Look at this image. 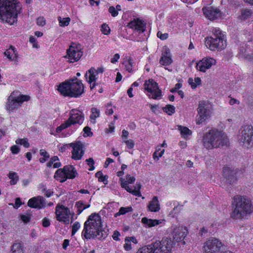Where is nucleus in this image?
I'll use <instances>...</instances> for the list:
<instances>
[{
	"instance_id": "3",
	"label": "nucleus",
	"mask_w": 253,
	"mask_h": 253,
	"mask_svg": "<svg viewBox=\"0 0 253 253\" xmlns=\"http://www.w3.org/2000/svg\"><path fill=\"white\" fill-rule=\"evenodd\" d=\"M203 142V145L207 149L227 146L229 144L226 135L215 129H211L204 134Z\"/></svg>"
},
{
	"instance_id": "62",
	"label": "nucleus",
	"mask_w": 253,
	"mask_h": 253,
	"mask_svg": "<svg viewBox=\"0 0 253 253\" xmlns=\"http://www.w3.org/2000/svg\"><path fill=\"white\" fill-rule=\"evenodd\" d=\"M120 235V234L119 231H115L114 232V234L112 236V237L113 239L115 241H119L120 240L119 238V236Z\"/></svg>"
},
{
	"instance_id": "1",
	"label": "nucleus",
	"mask_w": 253,
	"mask_h": 253,
	"mask_svg": "<svg viewBox=\"0 0 253 253\" xmlns=\"http://www.w3.org/2000/svg\"><path fill=\"white\" fill-rule=\"evenodd\" d=\"M108 230L102 229L101 217L96 213H92L84 223L82 235L87 240L96 238L105 239L108 235Z\"/></svg>"
},
{
	"instance_id": "12",
	"label": "nucleus",
	"mask_w": 253,
	"mask_h": 253,
	"mask_svg": "<svg viewBox=\"0 0 253 253\" xmlns=\"http://www.w3.org/2000/svg\"><path fill=\"white\" fill-rule=\"evenodd\" d=\"M30 98L29 96L26 95L21 94L16 97L11 94L8 98L6 106V108L10 111H12L14 109L17 108L24 101H28Z\"/></svg>"
},
{
	"instance_id": "2",
	"label": "nucleus",
	"mask_w": 253,
	"mask_h": 253,
	"mask_svg": "<svg viewBox=\"0 0 253 253\" xmlns=\"http://www.w3.org/2000/svg\"><path fill=\"white\" fill-rule=\"evenodd\" d=\"M19 3L12 0H0V19L10 25L17 21V15L20 13Z\"/></svg>"
},
{
	"instance_id": "60",
	"label": "nucleus",
	"mask_w": 253,
	"mask_h": 253,
	"mask_svg": "<svg viewBox=\"0 0 253 253\" xmlns=\"http://www.w3.org/2000/svg\"><path fill=\"white\" fill-rule=\"evenodd\" d=\"M72 124L71 122L70 121V120L68 119L64 123L61 125L63 129L67 128L70 126Z\"/></svg>"
},
{
	"instance_id": "9",
	"label": "nucleus",
	"mask_w": 253,
	"mask_h": 253,
	"mask_svg": "<svg viewBox=\"0 0 253 253\" xmlns=\"http://www.w3.org/2000/svg\"><path fill=\"white\" fill-rule=\"evenodd\" d=\"M172 241L170 238L167 237H163L161 241H156L152 243L156 253H170L172 247Z\"/></svg>"
},
{
	"instance_id": "47",
	"label": "nucleus",
	"mask_w": 253,
	"mask_h": 253,
	"mask_svg": "<svg viewBox=\"0 0 253 253\" xmlns=\"http://www.w3.org/2000/svg\"><path fill=\"white\" fill-rule=\"evenodd\" d=\"M101 31L104 34L107 35L110 34V29L107 24H103L101 25Z\"/></svg>"
},
{
	"instance_id": "55",
	"label": "nucleus",
	"mask_w": 253,
	"mask_h": 253,
	"mask_svg": "<svg viewBox=\"0 0 253 253\" xmlns=\"http://www.w3.org/2000/svg\"><path fill=\"white\" fill-rule=\"evenodd\" d=\"M22 205V202L21 201V199L20 198H17L15 199V204L13 206V207L17 209L20 206Z\"/></svg>"
},
{
	"instance_id": "23",
	"label": "nucleus",
	"mask_w": 253,
	"mask_h": 253,
	"mask_svg": "<svg viewBox=\"0 0 253 253\" xmlns=\"http://www.w3.org/2000/svg\"><path fill=\"white\" fill-rule=\"evenodd\" d=\"M64 174L69 179H73L78 175V172L72 165H66L63 167Z\"/></svg>"
},
{
	"instance_id": "42",
	"label": "nucleus",
	"mask_w": 253,
	"mask_h": 253,
	"mask_svg": "<svg viewBox=\"0 0 253 253\" xmlns=\"http://www.w3.org/2000/svg\"><path fill=\"white\" fill-rule=\"evenodd\" d=\"M19 216L20 217V219L24 223H27L28 222H29L31 218V216L30 214H20Z\"/></svg>"
},
{
	"instance_id": "37",
	"label": "nucleus",
	"mask_w": 253,
	"mask_h": 253,
	"mask_svg": "<svg viewBox=\"0 0 253 253\" xmlns=\"http://www.w3.org/2000/svg\"><path fill=\"white\" fill-rule=\"evenodd\" d=\"M213 37L214 38H218L222 39V38H225V35L223 34L222 32L219 29L215 28L213 30Z\"/></svg>"
},
{
	"instance_id": "63",
	"label": "nucleus",
	"mask_w": 253,
	"mask_h": 253,
	"mask_svg": "<svg viewBox=\"0 0 253 253\" xmlns=\"http://www.w3.org/2000/svg\"><path fill=\"white\" fill-rule=\"evenodd\" d=\"M40 155L41 156H43L44 158H46L48 159L49 158V154L44 150H40Z\"/></svg>"
},
{
	"instance_id": "52",
	"label": "nucleus",
	"mask_w": 253,
	"mask_h": 253,
	"mask_svg": "<svg viewBox=\"0 0 253 253\" xmlns=\"http://www.w3.org/2000/svg\"><path fill=\"white\" fill-rule=\"evenodd\" d=\"M168 34H162V33L161 31H158L157 33L158 37L159 38L162 40H166L168 38Z\"/></svg>"
},
{
	"instance_id": "28",
	"label": "nucleus",
	"mask_w": 253,
	"mask_h": 253,
	"mask_svg": "<svg viewBox=\"0 0 253 253\" xmlns=\"http://www.w3.org/2000/svg\"><path fill=\"white\" fill-rule=\"evenodd\" d=\"M153 247L154 246H152V244L144 246L139 249L136 253H156ZM167 253H169V252Z\"/></svg>"
},
{
	"instance_id": "4",
	"label": "nucleus",
	"mask_w": 253,
	"mask_h": 253,
	"mask_svg": "<svg viewBox=\"0 0 253 253\" xmlns=\"http://www.w3.org/2000/svg\"><path fill=\"white\" fill-rule=\"evenodd\" d=\"M233 211L231 216L234 219L242 218L253 211L251 201L241 196L234 197L232 201Z\"/></svg>"
},
{
	"instance_id": "40",
	"label": "nucleus",
	"mask_w": 253,
	"mask_h": 253,
	"mask_svg": "<svg viewBox=\"0 0 253 253\" xmlns=\"http://www.w3.org/2000/svg\"><path fill=\"white\" fill-rule=\"evenodd\" d=\"M76 206L78 209V214H80L83 211V210H84V203L83 201H80L77 202L76 204Z\"/></svg>"
},
{
	"instance_id": "53",
	"label": "nucleus",
	"mask_w": 253,
	"mask_h": 253,
	"mask_svg": "<svg viewBox=\"0 0 253 253\" xmlns=\"http://www.w3.org/2000/svg\"><path fill=\"white\" fill-rule=\"evenodd\" d=\"M64 171H63V169H60L56 170V171L55 173L54 174V178H56L57 176H58L60 177H62L63 176H64Z\"/></svg>"
},
{
	"instance_id": "44",
	"label": "nucleus",
	"mask_w": 253,
	"mask_h": 253,
	"mask_svg": "<svg viewBox=\"0 0 253 253\" xmlns=\"http://www.w3.org/2000/svg\"><path fill=\"white\" fill-rule=\"evenodd\" d=\"M125 189L127 191V192L133 194V195H135L137 197L141 196V193L140 192H138V191H134V190H132L129 186H127L126 187H125Z\"/></svg>"
},
{
	"instance_id": "57",
	"label": "nucleus",
	"mask_w": 253,
	"mask_h": 253,
	"mask_svg": "<svg viewBox=\"0 0 253 253\" xmlns=\"http://www.w3.org/2000/svg\"><path fill=\"white\" fill-rule=\"evenodd\" d=\"M11 151L12 153L14 154H18L20 151V148L17 145L12 146L11 148Z\"/></svg>"
},
{
	"instance_id": "54",
	"label": "nucleus",
	"mask_w": 253,
	"mask_h": 253,
	"mask_svg": "<svg viewBox=\"0 0 253 253\" xmlns=\"http://www.w3.org/2000/svg\"><path fill=\"white\" fill-rule=\"evenodd\" d=\"M126 181H127V183H133L134 182L135 180V178L134 176H131L129 174H127L126 175Z\"/></svg>"
},
{
	"instance_id": "64",
	"label": "nucleus",
	"mask_w": 253,
	"mask_h": 253,
	"mask_svg": "<svg viewBox=\"0 0 253 253\" xmlns=\"http://www.w3.org/2000/svg\"><path fill=\"white\" fill-rule=\"evenodd\" d=\"M244 57L245 58L247 59L248 60H250V61H252L253 60V52L251 53H246V52H245L244 53Z\"/></svg>"
},
{
	"instance_id": "11",
	"label": "nucleus",
	"mask_w": 253,
	"mask_h": 253,
	"mask_svg": "<svg viewBox=\"0 0 253 253\" xmlns=\"http://www.w3.org/2000/svg\"><path fill=\"white\" fill-rule=\"evenodd\" d=\"M83 52L81 50V45L72 43L67 50V55L64 56L69 59L70 63L77 62L83 56Z\"/></svg>"
},
{
	"instance_id": "26",
	"label": "nucleus",
	"mask_w": 253,
	"mask_h": 253,
	"mask_svg": "<svg viewBox=\"0 0 253 253\" xmlns=\"http://www.w3.org/2000/svg\"><path fill=\"white\" fill-rule=\"evenodd\" d=\"M4 55L11 60H16L17 58L16 50L14 46L10 45L4 53Z\"/></svg>"
},
{
	"instance_id": "5",
	"label": "nucleus",
	"mask_w": 253,
	"mask_h": 253,
	"mask_svg": "<svg viewBox=\"0 0 253 253\" xmlns=\"http://www.w3.org/2000/svg\"><path fill=\"white\" fill-rule=\"evenodd\" d=\"M68 83L70 82L65 81L58 86V90L63 96L77 98L84 92V87L82 81Z\"/></svg>"
},
{
	"instance_id": "14",
	"label": "nucleus",
	"mask_w": 253,
	"mask_h": 253,
	"mask_svg": "<svg viewBox=\"0 0 253 253\" xmlns=\"http://www.w3.org/2000/svg\"><path fill=\"white\" fill-rule=\"evenodd\" d=\"M144 85L145 86V89L149 93L153 94L152 98L157 99L158 97L162 96L161 90L159 88L158 84L153 79L146 81Z\"/></svg>"
},
{
	"instance_id": "32",
	"label": "nucleus",
	"mask_w": 253,
	"mask_h": 253,
	"mask_svg": "<svg viewBox=\"0 0 253 253\" xmlns=\"http://www.w3.org/2000/svg\"><path fill=\"white\" fill-rule=\"evenodd\" d=\"M194 81L195 82H193V80L191 78H190L188 79V83L191 85V88L193 89L196 88L197 85H200L201 84V80L200 78H195Z\"/></svg>"
},
{
	"instance_id": "51",
	"label": "nucleus",
	"mask_w": 253,
	"mask_h": 253,
	"mask_svg": "<svg viewBox=\"0 0 253 253\" xmlns=\"http://www.w3.org/2000/svg\"><path fill=\"white\" fill-rule=\"evenodd\" d=\"M125 142L128 149H132L134 146V141L132 139L126 140Z\"/></svg>"
},
{
	"instance_id": "10",
	"label": "nucleus",
	"mask_w": 253,
	"mask_h": 253,
	"mask_svg": "<svg viewBox=\"0 0 253 253\" xmlns=\"http://www.w3.org/2000/svg\"><path fill=\"white\" fill-rule=\"evenodd\" d=\"M226 40L225 38L222 39L214 37H207L205 40V45L212 51L221 50L225 47Z\"/></svg>"
},
{
	"instance_id": "22",
	"label": "nucleus",
	"mask_w": 253,
	"mask_h": 253,
	"mask_svg": "<svg viewBox=\"0 0 253 253\" xmlns=\"http://www.w3.org/2000/svg\"><path fill=\"white\" fill-rule=\"evenodd\" d=\"M172 62L170 55V50L167 48L162 52V56L160 60V63L163 66H168Z\"/></svg>"
},
{
	"instance_id": "21",
	"label": "nucleus",
	"mask_w": 253,
	"mask_h": 253,
	"mask_svg": "<svg viewBox=\"0 0 253 253\" xmlns=\"http://www.w3.org/2000/svg\"><path fill=\"white\" fill-rule=\"evenodd\" d=\"M129 28L134 29L139 33H142L145 30L146 24L139 18L134 19L127 25Z\"/></svg>"
},
{
	"instance_id": "48",
	"label": "nucleus",
	"mask_w": 253,
	"mask_h": 253,
	"mask_svg": "<svg viewBox=\"0 0 253 253\" xmlns=\"http://www.w3.org/2000/svg\"><path fill=\"white\" fill-rule=\"evenodd\" d=\"M81 225L78 221L75 222L72 226V235H74L80 228Z\"/></svg>"
},
{
	"instance_id": "43",
	"label": "nucleus",
	"mask_w": 253,
	"mask_h": 253,
	"mask_svg": "<svg viewBox=\"0 0 253 253\" xmlns=\"http://www.w3.org/2000/svg\"><path fill=\"white\" fill-rule=\"evenodd\" d=\"M83 131L84 133L83 136L84 137H91L93 135V133L91 131V128L89 126H85L84 128Z\"/></svg>"
},
{
	"instance_id": "8",
	"label": "nucleus",
	"mask_w": 253,
	"mask_h": 253,
	"mask_svg": "<svg viewBox=\"0 0 253 253\" xmlns=\"http://www.w3.org/2000/svg\"><path fill=\"white\" fill-rule=\"evenodd\" d=\"M238 169H232L229 167H224L223 169V185L226 188L230 187L237 181Z\"/></svg>"
},
{
	"instance_id": "61",
	"label": "nucleus",
	"mask_w": 253,
	"mask_h": 253,
	"mask_svg": "<svg viewBox=\"0 0 253 253\" xmlns=\"http://www.w3.org/2000/svg\"><path fill=\"white\" fill-rule=\"evenodd\" d=\"M120 58V55L118 53L115 54L113 57L111 59V62L112 63H115L118 61V59Z\"/></svg>"
},
{
	"instance_id": "18",
	"label": "nucleus",
	"mask_w": 253,
	"mask_h": 253,
	"mask_svg": "<svg viewBox=\"0 0 253 253\" xmlns=\"http://www.w3.org/2000/svg\"><path fill=\"white\" fill-rule=\"evenodd\" d=\"M70 147L73 148L72 151V159L79 160H81L84 154L83 150V144L81 141H77L76 143H71L69 144Z\"/></svg>"
},
{
	"instance_id": "41",
	"label": "nucleus",
	"mask_w": 253,
	"mask_h": 253,
	"mask_svg": "<svg viewBox=\"0 0 253 253\" xmlns=\"http://www.w3.org/2000/svg\"><path fill=\"white\" fill-rule=\"evenodd\" d=\"M94 69L91 68L90 70H88V73H89V80L88 81V83L89 84H91L93 82H95L96 81V78L95 77V75H94Z\"/></svg>"
},
{
	"instance_id": "49",
	"label": "nucleus",
	"mask_w": 253,
	"mask_h": 253,
	"mask_svg": "<svg viewBox=\"0 0 253 253\" xmlns=\"http://www.w3.org/2000/svg\"><path fill=\"white\" fill-rule=\"evenodd\" d=\"M108 10L113 17H116L118 15V12L116 10V8L113 6H110Z\"/></svg>"
},
{
	"instance_id": "25",
	"label": "nucleus",
	"mask_w": 253,
	"mask_h": 253,
	"mask_svg": "<svg viewBox=\"0 0 253 253\" xmlns=\"http://www.w3.org/2000/svg\"><path fill=\"white\" fill-rule=\"evenodd\" d=\"M148 208L149 211L152 212H157L160 210V204L157 196L154 197L149 202Z\"/></svg>"
},
{
	"instance_id": "56",
	"label": "nucleus",
	"mask_w": 253,
	"mask_h": 253,
	"mask_svg": "<svg viewBox=\"0 0 253 253\" xmlns=\"http://www.w3.org/2000/svg\"><path fill=\"white\" fill-rule=\"evenodd\" d=\"M108 176L107 175H102L101 177H99L98 181L99 182H102L104 184H107L108 183Z\"/></svg>"
},
{
	"instance_id": "30",
	"label": "nucleus",
	"mask_w": 253,
	"mask_h": 253,
	"mask_svg": "<svg viewBox=\"0 0 253 253\" xmlns=\"http://www.w3.org/2000/svg\"><path fill=\"white\" fill-rule=\"evenodd\" d=\"M253 14V12L251 10L249 9H242L241 11V15L240 16V18L241 20H246L249 18L252 14Z\"/></svg>"
},
{
	"instance_id": "17",
	"label": "nucleus",
	"mask_w": 253,
	"mask_h": 253,
	"mask_svg": "<svg viewBox=\"0 0 253 253\" xmlns=\"http://www.w3.org/2000/svg\"><path fill=\"white\" fill-rule=\"evenodd\" d=\"M215 63L216 61L213 58L205 57L196 63V68L201 72H205L207 69L211 68Z\"/></svg>"
},
{
	"instance_id": "33",
	"label": "nucleus",
	"mask_w": 253,
	"mask_h": 253,
	"mask_svg": "<svg viewBox=\"0 0 253 253\" xmlns=\"http://www.w3.org/2000/svg\"><path fill=\"white\" fill-rule=\"evenodd\" d=\"M8 177L11 179L10 183L11 185H15L18 180V176L15 172H10L8 174Z\"/></svg>"
},
{
	"instance_id": "20",
	"label": "nucleus",
	"mask_w": 253,
	"mask_h": 253,
	"mask_svg": "<svg viewBox=\"0 0 253 253\" xmlns=\"http://www.w3.org/2000/svg\"><path fill=\"white\" fill-rule=\"evenodd\" d=\"M187 233L186 227H179L175 228L173 232V240L176 242H180L185 238Z\"/></svg>"
},
{
	"instance_id": "29",
	"label": "nucleus",
	"mask_w": 253,
	"mask_h": 253,
	"mask_svg": "<svg viewBox=\"0 0 253 253\" xmlns=\"http://www.w3.org/2000/svg\"><path fill=\"white\" fill-rule=\"evenodd\" d=\"M12 253H24V250L20 243H14L11 247Z\"/></svg>"
},
{
	"instance_id": "27",
	"label": "nucleus",
	"mask_w": 253,
	"mask_h": 253,
	"mask_svg": "<svg viewBox=\"0 0 253 253\" xmlns=\"http://www.w3.org/2000/svg\"><path fill=\"white\" fill-rule=\"evenodd\" d=\"M141 222L148 227H152L162 223L160 220L148 219L145 217L142 218Z\"/></svg>"
},
{
	"instance_id": "19",
	"label": "nucleus",
	"mask_w": 253,
	"mask_h": 253,
	"mask_svg": "<svg viewBox=\"0 0 253 253\" xmlns=\"http://www.w3.org/2000/svg\"><path fill=\"white\" fill-rule=\"evenodd\" d=\"M46 204L45 199L43 197L39 196L29 199L27 205L30 208L42 209L45 207Z\"/></svg>"
},
{
	"instance_id": "38",
	"label": "nucleus",
	"mask_w": 253,
	"mask_h": 253,
	"mask_svg": "<svg viewBox=\"0 0 253 253\" xmlns=\"http://www.w3.org/2000/svg\"><path fill=\"white\" fill-rule=\"evenodd\" d=\"M16 143L17 144L23 145L25 148H28L30 146V144L26 138H19L16 140Z\"/></svg>"
},
{
	"instance_id": "50",
	"label": "nucleus",
	"mask_w": 253,
	"mask_h": 253,
	"mask_svg": "<svg viewBox=\"0 0 253 253\" xmlns=\"http://www.w3.org/2000/svg\"><path fill=\"white\" fill-rule=\"evenodd\" d=\"M37 23L39 26H43L45 24V20L43 17H40L37 19Z\"/></svg>"
},
{
	"instance_id": "7",
	"label": "nucleus",
	"mask_w": 253,
	"mask_h": 253,
	"mask_svg": "<svg viewBox=\"0 0 253 253\" xmlns=\"http://www.w3.org/2000/svg\"><path fill=\"white\" fill-rule=\"evenodd\" d=\"M211 105L207 101H201L199 102L197 108L198 116L196 120L197 124H201L210 118L211 111Z\"/></svg>"
},
{
	"instance_id": "16",
	"label": "nucleus",
	"mask_w": 253,
	"mask_h": 253,
	"mask_svg": "<svg viewBox=\"0 0 253 253\" xmlns=\"http://www.w3.org/2000/svg\"><path fill=\"white\" fill-rule=\"evenodd\" d=\"M202 11L205 17L211 20L217 19L221 16V11L211 6L204 7Z\"/></svg>"
},
{
	"instance_id": "35",
	"label": "nucleus",
	"mask_w": 253,
	"mask_h": 253,
	"mask_svg": "<svg viewBox=\"0 0 253 253\" xmlns=\"http://www.w3.org/2000/svg\"><path fill=\"white\" fill-rule=\"evenodd\" d=\"M58 20L59 21V25L61 27H65L69 25L70 21V18L69 17L62 18L60 16L58 17Z\"/></svg>"
},
{
	"instance_id": "6",
	"label": "nucleus",
	"mask_w": 253,
	"mask_h": 253,
	"mask_svg": "<svg viewBox=\"0 0 253 253\" xmlns=\"http://www.w3.org/2000/svg\"><path fill=\"white\" fill-rule=\"evenodd\" d=\"M238 141L241 145L249 148L253 145V126L251 125L243 126L238 135Z\"/></svg>"
},
{
	"instance_id": "13",
	"label": "nucleus",
	"mask_w": 253,
	"mask_h": 253,
	"mask_svg": "<svg viewBox=\"0 0 253 253\" xmlns=\"http://www.w3.org/2000/svg\"><path fill=\"white\" fill-rule=\"evenodd\" d=\"M55 214L58 221L63 222L66 224L69 223L70 211L69 208L59 204L56 206Z\"/></svg>"
},
{
	"instance_id": "58",
	"label": "nucleus",
	"mask_w": 253,
	"mask_h": 253,
	"mask_svg": "<svg viewBox=\"0 0 253 253\" xmlns=\"http://www.w3.org/2000/svg\"><path fill=\"white\" fill-rule=\"evenodd\" d=\"M130 241L132 242V243H134V244L137 243V241L136 239L133 236L130 237H127L125 238L126 242H130Z\"/></svg>"
},
{
	"instance_id": "39",
	"label": "nucleus",
	"mask_w": 253,
	"mask_h": 253,
	"mask_svg": "<svg viewBox=\"0 0 253 253\" xmlns=\"http://www.w3.org/2000/svg\"><path fill=\"white\" fill-rule=\"evenodd\" d=\"M40 186L42 188V193H44V195L46 197H50L51 195H53V191L50 189H46V188L44 187V186L43 184L40 185Z\"/></svg>"
},
{
	"instance_id": "34",
	"label": "nucleus",
	"mask_w": 253,
	"mask_h": 253,
	"mask_svg": "<svg viewBox=\"0 0 253 253\" xmlns=\"http://www.w3.org/2000/svg\"><path fill=\"white\" fill-rule=\"evenodd\" d=\"M175 107L172 105H167L165 107H163L162 109L164 112L167 113L169 115H171L175 112Z\"/></svg>"
},
{
	"instance_id": "45",
	"label": "nucleus",
	"mask_w": 253,
	"mask_h": 253,
	"mask_svg": "<svg viewBox=\"0 0 253 253\" xmlns=\"http://www.w3.org/2000/svg\"><path fill=\"white\" fill-rule=\"evenodd\" d=\"M133 60L129 58L127 61V64L126 65V70L129 73L132 72L133 66Z\"/></svg>"
},
{
	"instance_id": "31",
	"label": "nucleus",
	"mask_w": 253,
	"mask_h": 253,
	"mask_svg": "<svg viewBox=\"0 0 253 253\" xmlns=\"http://www.w3.org/2000/svg\"><path fill=\"white\" fill-rule=\"evenodd\" d=\"M178 129L180 131L181 135L184 138L187 137L189 135L192 134V131L188 128L185 126H178Z\"/></svg>"
},
{
	"instance_id": "36",
	"label": "nucleus",
	"mask_w": 253,
	"mask_h": 253,
	"mask_svg": "<svg viewBox=\"0 0 253 253\" xmlns=\"http://www.w3.org/2000/svg\"><path fill=\"white\" fill-rule=\"evenodd\" d=\"M91 114L90 116V119L91 120L95 121L96 118L99 116L100 111L96 108H92L91 109ZM95 122L94 121L93 123H95Z\"/></svg>"
},
{
	"instance_id": "46",
	"label": "nucleus",
	"mask_w": 253,
	"mask_h": 253,
	"mask_svg": "<svg viewBox=\"0 0 253 253\" xmlns=\"http://www.w3.org/2000/svg\"><path fill=\"white\" fill-rule=\"evenodd\" d=\"M132 211V208L131 207H121L119 209L120 213L122 215L125 214L127 212L129 211Z\"/></svg>"
},
{
	"instance_id": "59",
	"label": "nucleus",
	"mask_w": 253,
	"mask_h": 253,
	"mask_svg": "<svg viewBox=\"0 0 253 253\" xmlns=\"http://www.w3.org/2000/svg\"><path fill=\"white\" fill-rule=\"evenodd\" d=\"M50 225L49 220L47 218H44L42 220V226L44 227H48Z\"/></svg>"
},
{
	"instance_id": "24",
	"label": "nucleus",
	"mask_w": 253,
	"mask_h": 253,
	"mask_svg": "<svg viewBox=\"0 0 253 253\" xmlns=\"http://www.w3.org/2000/svg\"><path fill=\"white\" fill-rule=\"evenodd\" d=\"M69 119L72 125L76 124L81 125L83 122L84 116L83 114L80 112L73 114L70 113Z\"/></svg>"
},
{
	"instance_id": "15",
	"label": "nucleus",
	"mask_w": 253,
	"mask_h": 253,
	"mask_svg": "<svg viewBox=\"0 0 253 253\" xmlns=\"http://www.w3.org/2000/svg\"><path fill=\"white\" fill-rule=\"evenodd\" d=\"M221 247L222 244L218 239L209 240L205 243L204 253H217Z\"/></svg>"
}]
</instances>
